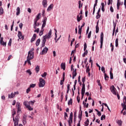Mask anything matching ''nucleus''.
<instances>
[{"instance_id":"1","label":"nucleus","mask_w":126,"mask_h":126,"mask_svg":"<svg viewBox=\"0 0 126 126\" xmlns=\"http://www.w3.org/2000/svg\"><path fill=\"white\" fill-rule=\"evenodd\" d=\"M34 59V52L32 51H30L28 52V56L27 57V62L29 64L31 65V60Z\"/></svg>"},{"instance_id":"2","label":"nucleus","mask_w":126,"mask_h":126,"mask_svg":"<svg viewBox=\"0 0 126 126\" xmlns=\"http://www.w3.org/2000/svg\"><path fill=\"white\" fill-rule=\"evenodd\" d=\"M16 113L15 112V111H14L13 112L12 116H13V121L14 123V126H18V123L19 122V118L18 116H16L15 119L14 118V115H15Z\"/></svg>"},{"instance_id":"3","label":"nucleus","mask_w":126,"mask_h":126,"mask_svg":"<svg viewBox=\"0 0 126 126\" xmlns=\"http://www.w3.org/2000/svg\"><path fill=\"white\" fill-rule=\"evenodd\" d=\"M43 39L45 40L46 41H47V39H51L52 38V30H50L48 32V34H46L44 35L43 37Z\"/></svg>"},{"instance_id":"4","label":"nucleus","mask_w":126,"mask_h":126,"mask_svg":"<svg viewBox=\"0 0 126 126\" xmlns=\"http://www.w3.org/2000/svg\"><path fill=\"white\" fill-rule=\"evenodd\" d=\"M46 84V81L42 78H39V83L38 84L39 87H44Z\"/></svg>"},{"instance_id":"5","label":"nucleus","mask_w":126,"mask_h":126,"mask_svg":"<svg viewBox=\"0 0 126 126\" xmlns=\"http://www.w3.org/2000/svg\"><path fill=\"white\" fill-rule=\"evenodd\" d=\"M86 49H87V44L85 42L84 44V51H85V52L82 55V57L84 58L85 57V55H87L88 54V50H86Z\"/></svg>"},{"instance_id":"6","label":"nucleus","mask_w":126,"mask_h":126,"mask_svg":"<svg viewBox=\"0 0 126 126\" xmlns=\"http://www.w3.org/2000/svg\"><path fill=\"white\" fill-rule=\"evenodd\" d=\"M104 41V33L101 32L100 33V49L103 47V42Z\"/></svg>"},{"instance_id":"7","label":"nucleus","mask_w":126,"mask_h":126,"mask_svg":"<svg viewBox=\"0 0 126 126\" xmlns=\"http://www.w3.org/2000/svg\"><path fill=\"white\" fill-rule=\"evenodd\" d=\"M110 91L113 94H114V95H117V89L113 85L110 87Z\"/></svg>"},{"instance_id":"8","label":"nucleus","mask_w":126,"mask_h":126,"mask_svg":"<svg viewBox=\"0 0 126 126\" xmlns=\"http://www.w3.org/2000/svg\"><path fill=\"white\" fill-rule=\"evenodd\" d=\"M78 119H79L77 126H80V122H81V119H82V111L78 114Z\"/></svg>"},{"instance_id":"9","label":"nucleus","mask_w":126,"mask_h":126,"mask_svg":"<svg viewBox=\"0 0 126 126\" xmlns=\"http://www.w3.org/2000/svg\"><path fill=\"white\" fill-rule=\"evenodd\" d=\"M54 30L55 31V37L54 40L55 41V43H57L58 41H59V40L61 39V37H62V36L60 35V37L58 38V39H57V38H58V34H57V31L56 30V29H55Z\"/></svg>"},{"instance_id":"10","label":"nucleus","mask_w":126,"mask_h":126,"mask_svg":"<svg viewBox=\"0 0 126 126\" xmlns=\"http://www.w3.org/2000/svg\"><path fill=\"white\" fill-rule=\"evenodd\" d=\"M43 24L42 25L41 29H43L45 28V26H46V23H47V17H44L43 20L42 21Z\"/></svg>"},{"instance_id":"11","label":"nucleus","mask_w":126,"mask_h":126,"mask_svg":"<svg viewBox=\"0 0 126 126\" xmlns=\"http://www.w3.org/2000/svg\"><path fill=\"white\" fill-rule=\"evenodd\" d=\"M48 51H49V49L47 47L44 48L42 50L40 55H45V54H47V53H48Z\"/></svg>"},{"instance_id":"12","label":"nucleus","mask_w":126,"mask_h":126,"mask_svg":"<svg viewBox=\"0 0 126 126\" xmlns=\"http://www.w3.org/2000/svg\"><path fill=\"white\" fill-rule=\"evenodd\" d=\"M37 22L38 21H34L33 26L34 29H36L37 27H39V25H40V24L39 23H37Z\"/></svg>"},{"instance_id":"13","label":"nucleus","mask_w":126,"mask_h":126,"mask_svg":"<svg viewBox=\"0 0 126 126\" xmlns=\"http://www.w3.org/2000/svg\"><path fill=\"white\" fill-rule=\"evenodd\" d=\"M42 5L44 8H46L48 6V1L47 0H43Z\"/></svg>"},{"instance_id":"14","label":"nucleus","mask_w":126,"mask_h":126,"mask_svg":"<svg viewBox=\"0 0 126 126\" xmlns=\"http://www.w3.org/2000/svg\"><path fill=\"white\" fill-rule=\"evenodd\" d=\"M0 44L2 45V46H4V47L6 46V42H5L4 41H3V37L0 38Z\"/></svg>"},{"instance_id":"15","label":"nucleus","mask_w":126,"mask_h":126,"mask_svg":"<svg viewBox=\"0 0 126 126\" xmlns=\"http://www.w3.org/2000/svg\"><path fill=\"white\" fill-rule=\"evenodd\" d=\"M16 107L17 108L18 112H21V108H20V103L17 102L16 103Z\"/></svg>"},{"instance_id":"16","label":"nucleus","mask_w":126,"mask_h":126,"mask_svg":"<svg viewBox=\"0 0 126 126\" xmlns=\"http://www.w3.org/2000/svg\"><path fill=\"white\" fill-rule=\"evenodd\" d=\"M53 8H54V4H51L47 8V11L48 12H49V11H51V10L53 9Z\"/></svg>"},{"instance_id":"17","label":"nucleus","mask_w":126,"mask_h":126,"mask_svg":"<svg viewBox=\"0 0 126 126\" xmlns=\"http://www.w3.org/2000/svg\"><path fill=\"white\" fill-rule=\"evenodd\" d=\"M18 37H19V39H24V37L22 36V33L20 31H18Z\"/></svg>"},{"instance_id":"18","label":"nucleus","mask_w":126,"mask_h":126,"mask_svg":"<svg viewBox=\"0 0 126 126\" xmlns=\"http://www.w3.org/2000/svg\"><path fill=\"white\" fill-rule=\"evenodd\" d=\"M40 17H41V13H39L36 16V18L34 19L33 21H38L40 19Z\"/></svg>"},{"instance_id":"19","label":"nucleus","mask_w":126,"mask_h":126,"mask_svg":"<svg viewBox=\"0 0 126 126\" xmlns=\"http://www.w3.org/2000/svg\"><path fill=\"white\" fill-rule=\"evenodd\" d=\"M36 37H37V35H36V33H34L31 40V42L33 43L34 41L36 39Z\"/></svg>"},{"instance_id":"20","label":"nucleus","mask_w":126,"mask_h":126,"mask_svg":"<svg viewBox=\"0 0 126 126\" xmlns=\"http://www.w3.org/2000/svg\"><path fill=\"white\" fill-rule=\"evenodd\" d=\"M81 20H82V15H80L79 16V15H78L77 16V21L80 22Z\"/></svg>"},{"instance_id":"21","label":"nucleus","mask_w":126,"mask_h":126,"mask_svg":"<svg viewBox=\"0 0 126 126\" xmlns=\"http://www.w3.org/2000/svg\"><path fill=\"white\" fill-rule=\"evenodd\" d=\"M122 106L123 107V108L121 112V114H123V112H124V110H126V105L125 104V101H124V104L122 103Z\"/></svg>"},{"instance_id":"22","label":"nucleus","mask_w":126,"mask_h":126,"mask_svg":"<svg viewBox=\"0 0 126 126\" xmlns=\"http://www.w3.org/2000/svg\"><path fill=\"white\" fill-rule=\"evenodd\" d=\"M61 65V68H62L63 70H65V63H62Z\"/></svg>"},{"instance_id":"23","label":"nucleus","mask_w":126,"mask_h":126,"mask_svg":"<svg viewBox=\"0 0 126 126\" xmlns=\"http://www.w3.org/2000/svg\"><path fill=\"white\" fill-rule=\"evenodd\" d=\"M16 11V15H19V14H20V8L19 7H17Z\"/></svg>"},{"instance_id":"24","label":"nucleus","mask_w":126,"mask_h":126,"mask_svg":"<svg viewBox=\"0 0 126 126\" xmlns=\"http://www.w3.org/2000/svg\"><path fill=\"white\" fill-rule=\"evenodd\" d=\"M40 42H41V39L38 38L35 42L36 47H38V46H39V45L40 44Z\"/></svg>"},{"instance_id":"25","label":"nucleus","mask_w":126,"mask_h":126,"mask_svg":"<svg viewBox=\"0 0 126 126\" xmlns=\"http://www.w3.org/2000/svg\"><path fill=\"white\" fill-rule=\"evenodd\" d=\"M35 101L33 100V101H30L29 102V105L30 106H33L34 105V103H35Z\"/></svg>"},{"instance_id":"26","label":"nucleus","mask_w":126,"mask_h":126,"mask_svg":"<svg viewBox=\"0 0 126 126\" xmlns=\"http://www.w3.org/2000/svg\"><path fill=\"white\" fill-rule=\"evenodd\" d=\"M117 123L118 124L119 126H122V125H123V121H122L121 120H118Z\"/></svg>"},{"instance_id":"27","label":"nucleus","mask_w":126,"mask_h":126,"mask_svg":"<svg viewBox=\"0 0 126 126\" xmlns=\"http://www.w3.org/2000/svg\"><path fill=\"white\" fill-rule=\"evenodd\" d=\"M35 69L36 73H38L40 70V66H36Z\"/></svg>"},{"instance_id":"28","label":"nucleus","mask_w":126,"mask_h":126,"mask_svg":"<svg viewBox=\"0 0 126 126\" xmlns=\"http://www.w3.org/2000/svg\"><path fill=\"white\" fill-rule=\"evenodd\" d=\"M46 40L44 39H43L42 41V44H41V47L43 48V47H45V44H46Z\"/></svg>"},{"instance_id":"29","label":"nucleus","mask_w":126,"mask_h":126,"mask_svg":"<svg viewBox=\"0 0 126 126\" xmlns=\"http://www.w3.org/2000/svg\"><path fill=\"white\" fill-rule=\"evenodd\" d=\"M96 6H97V3H95L94 5V10H93V15H94V14L95 13V7H96Z\"/></svg>"},{"instance_id":"30","label":"nucleus","mask_w":126,"mask_h":126,"mask_svg":"<svg viewBox=\"0 0 126 126\" xmlns=\"http://www.w3.org/2000/svg\"><path fill=\"white\" fill-rule=\"evenodd\" d=\"M79 30H78V34L81 35V32H82V29L80 28V26H78Z\"/></svg>"},{"instance_id":"31","label":"nucleus","mask_w":126,"mask_h":126,"mask_svg":"<svg viewBox=\"0 0 126 126\" xmlns=\"http://www.w3.org/2000/svg\"><path fill=\"white\" fill-rule=\"evenodd\" d=\"M14 96V94L12 93L10 94H8V98L11 99L12 98H13Z\"/></svg>"},{"instance_id":"32","label":"nucleus","mask_w":126,"mask_h":126,"mask_svg":"<svg viewBox=\"0 0 126 126\" xmlns=\"http://www.w3.org/2000/svg\"><path fill=\"white\" fill-rule=\"evenodd\" d=\"M115 46L116 47H118V46H119V38H116L115 40Z\"/></svg>"},{"instance_id":"33","label":"nucleus","mask_w":126,"mask_h":126,"mask_svg":"<svg viewBox=\"0 0 126 126\" xmlns=\"http://www.w3.org/2000/svg\"><path fill=\"white\" fill-rule=\"evenodd\" d=\"M85 126H88V125H89V120L87 119V120L85 122Z\"/></svg>"},{"instance_id":"34","label":"nucleus","mask_w":126,"mask_h":126,"mask_svg":"<svg viewBox=\"0 0 126 126\" xmlns=\"http://www.w3.org/2000/svg\"><path fill=\"white\" fill-rule=\"evenodd\" d=\"M76 75H77V73H75L74 72H72V79H74L75 76H76Z\"/></svg>"},{"instance_id":"35","label":"nucleus","mask_w":126,"mask_h":126,"mask_svg":"<svg viewBox=\"0 0 126 126\" xmlns=\"http://www.w3.org/2000/svg\"><path fill=\"white\" fill-rule=\"evenodd\" d=\"M43 32H44V29H41L39 33V36H42V35H43Z\"/></svg>"},{"instance_id":"36","label":"nucleus","mask_w":126,"mask_h":126,"mask_svg":"<svg viewBox=\"0 0 126 126\" xmlns=\"http://www.w3.org/2000/svg\"><path fill=\"white\" fill-rule=\"evenodd\" d=\"M110 79H113L114 78V75L113 74V73H112V71H110Z\"/></svg>"},{"instance_id":"37","label":"nucleus","mask_w":126,"mask_h":126,"mask_svg":"<svg viewBox=\"0 0 126 126\" xmlns=\"http://www.w3.org/2000/svg\"><path fill=\"white\" fill-rule=\"evenodd\" d=\"M104 79L105 80H108L109 79V76H107L106 73H104Z\"/></svg>"},{"instance_id":"38","label":"nucleus","mask_w":126,"mask_h":126,"mask_svg":"<svg viewBox=\"0 0 126 126\" xmlns=\"http://www.w3.org/2000/svg\"><path fill=\"white\" fill-rule=\"evenodd\" d=\"M105 119H106V115H102L100 118L101 121H103V120H105Z\"/></svg>"},{"instance_id":"39","label":"nucleus","mask_w":126,"mask_h":126,"mask_svg":"<svg viewBox=\"0 0 126 126\" xmlns=\"http://www.w3.org/2000/svg\"><path fill=\"white\" fill-rule=\"evenodd\" d=\"M3 14V8L2 7L0 8V15Z\"/></svg>"},{"instance_id":"40","label":"nucleus","mask_w":126,"mask_h":126,"mask_svg":"<svg viewBox=\"0 0 126 126\" xmlns=\"http://www.w3.org/2000/svg\"><path fill=\"white\" fill-rule=\"evenodd\" d=\"M72 98H70L68 102V105L69 106V105H72Z\"/></svg>"},{"instance_id":"41","label":"nucleus","mask_w":126,"mask_h":126,"mask_svg":"<svg viewBox=\"0 0 126 126\" xmlns=\"http://www.w3.org/2000/svg\"><path fill=\"white\" fill-rule=\"evenodd\" d=\"M36 87V84H32L30 85V88H34V87Z\"/></svg>"},{"instance_id":"42","label":"nucleus","mask_w":126,"mask_h":126,"mask_svg":"<svg viewBox=\"0 0 126 126\" xmlns=\"http://www.w3.org/2000/svg\"><path fill=\"white\" fill-rule=\"evenodd\" d=\"M27 108L29 111H32L33 110V107H32L30 105H29Z\"/></svg>"},{"instance_id":"43","label":"nucleus","mask_w":126,"mask_h":126,"mask_svg":"<svg viewBox=\"0 0 126 126\" xmlns=\"http://www.w3.org/2000/svg\"><path fill=\"white\" fill-rule=\"evenodd\" d=\"M73 118V113H72V112H71L70 114V117H69V120H72Z\"/></svg>"},{"instance_id":"44","label":"nucleus","mask_w":126,"mask_h":126,"mask_svg":"<svg viewBox=\"0 0 126 126\" xmlns=\"http://www.w3.org/2000/svg\"><path fill=\"white\" fill-rule=\"evenodd\" d=\"M95 29H96L95 32L99 33V26H96Z\"/></svg>"},{"instance_id":"45","label":"nucleus","mask_w":126,"mask_h":126,"mask_svg":"<svg viewBox=\"0 0 126 126\" xmlns=\"http://www.w3.org/2000/svg\"><path fill=\"white\" fill-rule=\"evenodd\" d=\"M76 83H77V80H75L74 81V85L73 86L74 90H75L76 89L75 86H76Z\"/></svg>"},{"instance_id":"46","label":"nucleus","mask_w":126,"mask_h":126,"mask_svg":"<svg viewBox=\"0 0 126 126\" xmlns=\"http://www.w3.org/2000/svg\"><path fill=\"white\" fill-rule=\"evenodd\" d=\"M112 3H113V0H108L107 4L110 5V4H112Z\"/></svg>"},{"instance_id":"47","label":"nucleus","mask_w":126,"mask_h":126,"mask_svg":"<svg viewBox=\"0 0 126 126\" xmlns=\"http://www.w3.org/2000/svg\"><path fill=\"white\" fill-rule=\"evenodd\" d=\"M27 103H28V101H24V105L26 107V108L29 106V104H28Z\"/></svg>"},{"instance_id":"48","label":"nucleus","mask_w":126,"mask_h":126,"mask_svg":"<svg viewBox=\"0 0 126 126\" xmlns=\"http://www.w3.org/2000/svg\"><path fill=\"white\" fill-rule=\"evenodd\" d=\"M113 26H114L113 30H114V31H115L116 26H117V24H115V21H113Z\"/></svg>"},{"instance_id":"49","label":"nucleus","mask_w":126,"mask_h":126,"mask_svg":"<svg viewBox=\"0 0 126 126\" xmlns=\"http://www.w3.org/2000/svg\"><path fill=\"white\" fill-rule=\"evenodd\" d=\"M68 125L69 126H71V124H72V120H68Z\"/></svg>"},{"instance_id":"50","label":"nucleus","mask_w":126,"mask_h":126,"mask_svg":"<svg viewBox=\"0 0 126 126\" xmlns=\"http://www.w3.org/2000/svg\"><path fill=\"white\" fill-rule=\"evenodd\" d=\"M41 76H42V77H45L46 76H47V72H44L43 74L41 75Z\"/></svg>"},{"instance_id":"51","label":"nucleus","mask_w":126,"mask_h":126,"mask_svg":"<svg viewBox=\"0 0 126 126\" xmlns=\"http://www.w3.org/2000/svg\"><path fill=\"white\" fill-rule=\"evenodd\" d=\"M82 7V3L81 4V0H79V8Z\"/></svg>"},{"instance_id":"52","label":"nucleus","mask_w":126,"mask_h":126,"mask_svg":"<svg viewBox=\"0 0 126 126\" xmlns=\"http://www.w3.org/2000/svg\"><path fill=\"white\" fill-rule=\"evenodd\" d=\"M12 42V39L10 38L9 41V42L8 43V46H10H10H11Z\"/></svg>"},{"instance_id":"53","label":"nucleus","mask_w":126,"mask_h":126,"mask_svg":"<svg viewBox=\"0 0 126 126\" xmlns=\"http://www.w3.org/2000/svg\"><path fill=\"white\" fill-rule=\"evenodd\" d=\"M81 94L82 95H84V94H85V89H82L81 90Z\"/></svg>"},{"instance_id":"54","label":"nucleus","mask_w":126,"mask_h":126,"mask_svg":"<svg viewBox=\"0 0 126 126\" xmlns=\"http://www.w3.org/2000/svg\"><path fill=\"white\" fill-rule=\"evenodd\" d=\"M40 31V29L39 28H37L36 29H35L34 31V32L35 33H39V32Z\"/></svg>"},{"instance_id":"55","label":"nucleus","mask_w":126,"mask_h":126,"mask_svg":"<svg viewBox=\"0 0 126 126\" xmlns=\"http://www.w3.org/2000/svg\"><path fill=\"white\" fill-rule=\"evenodd\" d=\"M101 71H103V73H105V72H106V71H105V67H101Z\"/></svg>"},{"instance_id":"56","label":"nucleus","mask_w":126,"mask_h":126,"mask_svg":"<svg viewBox=\"0 0 126 126\" xmlns=\"http://www.w3.org/2000/svg\"><path fill=\"white\" fill-rule=\"evenodd\" d=\"M27 72L30 74V75H31L32 74V72H31V70L30 69H28L27 70Z\"/></svg>"},{"instance_id":"57","label":"nucleus","mask_w":126,"mask_h":126,"mask_svg":"<svg viewBox=\"0 0 126 126\" xmlns=\"http://www.w3.org/2000/svg\"><path fill=\"white\" fill-rule=\"evenodd\" d=\"M30 88H31L29 87V88H28L27 89L26 92H27V94H28V93H29V92H30V91H31V89H30Z\"/></svg>"},{"instance_id":"58","label":"nucleus","mask_w":126,"mask_h":126,"mask_svg":"<svg viewBox=\"0 0 126 126\" xmlns=\"http://www.w3.org/2000/svg\"><path fill=\"white\" fill-rule=\"evenodd\" d=\"M19 26L20 29H22V27H23V24H22V23H20Z\"/></svg>"},{"instance_id":"59","label":"nucleus","mask_w":126,"mask_h":126,"mask_svg":"<svg viewBox=\"0 0 126 126\" xmlns=\"http://www.w3.org/2000/svg\"><path fill=\"white\" fill-rule=\"evenodd\" d=\"M63 82H64V79H63V80H61L60 85H63Z\"/></svg>"},{"instance_id":"60","label":"nucleus","mask_w":126,"mask_h":126,"mask_svg":"<svg viewBox=\"0 0 126 126\" xmlns=\"http://www.w3.org/2000/svg\"><path fill=\"white\" fill-rule=\"evenodd\" d=\"M27 119V116H26V115H24L23 120H24V121H26Z\"/></svg>"},{"instance_id":"61","label":"nucleus","mask_w":126,"mask_h":126,"mask_svg":"<svg viewBox=\"0 0 126 126\" xmlns=\"http://www.w3.org/2000/svg\"><path fill=\"white\" fill-rule=\"evenodd\" d=\"M91 37V31H90L88 35V39H90Z\"/></svg>"},{"instance_id":"62","label":"nucleus","mask_w":126,"mask_h":126,"mask_svg":"<svg viewBox=\"0 0 126 126\" xmlns=\"http://www.w3.org/2000/svg\"><path fill=\"white\" fill-rule=\"evenodd\" d=\"M97 15H96V19H99V18H100V14H96Z\"/></svg>"},{"instance_id":"63","label":"nucleus","mask_w":126,"mask_h":126,"mask_svg":"<svg viewBox=\"0 0 126 126\" xmlns=\"http://www.w3.org/2000/svg\"><path fill=\"white\" fill-rule=\"evenodd\" d=\"M86 80V78H85V77L84 78H82V81L83 83H84Z\"/></svg>"},{"instance_id":"64","label":"nucleus","mask_w":126,"mask_h":126,"mask_svg":"<svg viewBox=\"0 0 126 126\" xmlns=\"http://www.w3.org/2000/svg\"><path fill=\"white\" fill-rule=\"evenodd\" d=\"M117 5H118L120 6L121 5V1L120 0H118Z\"/></svg>"}]
</instances>
